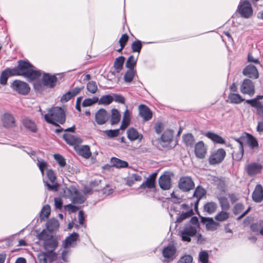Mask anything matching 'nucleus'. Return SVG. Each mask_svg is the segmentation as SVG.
Segmentation results:
<instances>
[{
	"mask_svg": "<svg viewBox=\"0 0 263 263\" xmlns=\"http://www.w3.org/2000/svg\"><path fill=\"white\" fill-rule=\"evenodd\" d=\"M220 207L223 211H228L230 205L228 199L224 196H217Z\"/></svg>",
	"mask_w": 263,
	"mask_h": 263,
	"instance_id": "58836bf2",
	"label": "nucleus"
},
{
	"mask_svg": "<svg viewBox=\"0 0 263 263\" xmlns=\"http://www.w3.org/2000/svg\"><path fill=\"white\" fill-rule=\"evenodd\" d=\"M11 87L13 90L23 96L28 95L30 91L28 84L18 80H14L11 84Z\"/></svg>",
	"mask_w": 263,
	"mask_h": 263,
	"instance_id": "7ed1b4c3",
	"label": "nucleus"
},
{
	"mask_svg": "<svg viewBox=\"0 0 263 263\" xmlns=\"http://www.w3.org/2000/svg\"><path fill=\"white\" fill-rule=\"evenodd\" d=\"M42 81L44 83L46 87L52 89L55 87L58 83V80L55 74L49 73H43Z\"/></svg>",
	"mask_w": 263,
	"mask_h": 263,
	"instance_id": "9d476101",
	"label": "nucleus"
},
{
	"mask_svg": "<svg viewBox=\"0 0 263 263\" xmlns=\"http://www.w3.org/2000/svg\"><path fill=\"white\" fill-rule=\"evenodd\" d=\"M53 235H50L46 230H43V231L37 235V238L40 240H43L44 242L50 239V238H52Z\"/></svg>",
	"mask_w": 263,
	"mask_h": 263,
	"instance_id": "864d4df0",
	"label": "nucleus"
},
{
	"mask_svg": "<svg viewBox=\"0 0 263 263\" xmlns=\"http://www.w3.org/2000/svg\"><path fill=\"white\" fill-rule=\"evenodd\" d=\"M243 148H242V149H239L237 152L234 151L232 153L233 159L236 161H240L243 157Z\"/></svg>",
	"mask_w": 263,
	"mask_h": 263,
	"instance_id": "6e6d98bb",
	"label": "nucleus"
},
{
	"mask_svg": "<svg viewBox=\"0 0 263 263\" xmlns=\"http://www.w3.org/2000/svg\"><path fill=\"white\" fill-rule=\"evenodd\" d=\"M130 121V115L129 111L126 109L123 115L122 124L120 127V129L123 130L125 129L129 125Z\"/></svg>",
	"mask_w": 263,
	"mask_h": 263,
	"instance_id": "e433bc0d",
	"label": "nucleus"
},
{
	"mask_svg": "<svg viewBox=\"0 0 263 263\" xmlns=\"http://www.w3.org/2000/svg\"><path fill=\"white\" fill-rule=\"evenodd\" d=\"M22 124L27 130L32 133L36 132L37 127L35 122L29 118H24L22 120Z\"/></svg>",
	"mask_w": 263,
	"mask_h": 263,
	"instance_id": "393cba45",
	"label": "nucleus"
},
{
	"mask_svg": "<svg viewBox=\"0 0 263 263\" xmlns=\"http://www.w3.org/2000/svg\"><path fill=\"white\" fill-rule=\"evenodd\" d=\"M227 211H221L218 212L215 216V219L218 221H224L229 218V214Z\"/></svg>",
	"mask_w": 263,
	"mask_h": 263,
	"instance_id": "09e8293b",
	"label": "nucleus"
},
{
	"mask_svg": "<svg viewBox=\"0 0 263 263\" xmlns=\"http://www.w3.org/2000/svg\"><path fill=\"white\" fill-rule=\"evenodd\" d=\"M262 99L263 95H257L254 99L246 100L245 101L247 104L250 105L251 107H254V106L262 104L259 100H262Z\"/></svg>",
	"mask_w": 263,
	"mask_h": 263,
	"instance_id": "3c124183",
	"label": "nucleus"
},
{
	"mask_svg": "<svg viewBox=\"0 0 263 263\" xmlns=\"http://www.w3.org/2000/svg\"><path fill=\"white\" fill-rule=\"evenodd\" d=\"M226 155V152L223 148H219L210 156L209 162L211 165L219 164L223 161Z\"/></svg>",
	"mask_w": 263,
	"mask_h": 263,
	"instance_id": "6e6552de",
	"label": "nucleus"
},
{
	"mask_svg": "<svg viewBox=\"0 0 263 263\" xmlns=\"http://www.w3.org/2000/svg\"><path fill=\"white\" fill-rule=\"evenodd\" d=\"M125 58L123 56H120L117 58L114 62L113 68L114 71L112 72L115 74L116 73H119L123 69V64L125 61Z\"/></svg>",
	"mask_w": 263,
	"mask_h": 263,
	"instance_id": "bb28decb",
	"label": "nucleus"
},
{
	"mask_svg": "<svg viewBox=\"0 0 263 263\" xmlns=\"http://www.w3.org/2000/svg\"><path fill=\"white\" fill-rule=\"evenodd\" d=\"M110 116L106 109L100 108L96 112L95 120L98 125H103L108 121Z\"/></svg>",
	"mask_w": 263,
	"mask_h": 263,
	"instance_id": "9b49d317",
	"label": "nucleus"
},
{
	"mask_svg": "<svg viewBox=\"0 0 263 263\" xmlns=\"http://www.w3.org/2000/svg\"><path fill=\"white\" fill-rule=\"evenodd\" d=\"M46 228L50 232H52L59 227L58 220L55 218L49 219L46 222Z\"/></svg>",
	"mask_w": 263,
	"mask_h": 263,
	"instance_id": "473e14b6",
	"label": "nucleus"
},
{
	"mask_svg": "<svg viewBox=\"0 0 263 263\" xmlns=\"http://www.w3.org/2000/svg\"><path fill=\"white\" fill-rule=\"evenodd\" d=\"M160 187L163 190H167L171 186V178L170 172H165L159 178Z\"/></svg>",
	"mask_w": 263,
	"mask_h": 263,
	"instance_id": "f8f14e48",
	"label": "nucleus"
},
{
	"mask_svg": "<svg viewBox=\"0 0 263 263\" xmlns=\"http://www.w3.org/2000/svg\"><path fill=\"white\" fill-rule=\"evenodd\" d=\"M139 114L144 121L150 120L153 117V113L148 106L144 104L139 106Z\"/></svg>",
	"mask_w": 263,
	"mask_h": 263,
	"instance_id": "f3484780",
	"label": "nucleus"
},
{
	"mask_svg": "<svg viewBox=\"0 0 263 263\" xmlns=\"http://www.w3.org/2000/svg\"><path fill=\"white\" fill-rule=\"evenodd\" d=\"M54 158L61 167H64L66 165L65 159L61 155L59 154H54Z\"/></svg>",
	"mask_w": 263,
	"mask_h": 263,
	"instance_id": "e2e57ef3",
	"label": "nucleus"
},
{
	"mask_svg": "<svg viewBox=\"0 0 263 263\" xmlns=\"http://www.w3.org/2000/svg\"><path fill=\"white\" fill-rule=\"evenodd\" d=\"M3 126L6 128H11L15 126V120L13 116L9 113H5L2 118Z\"/></svg>",
	"mask_w": 263,
	"mask_h": 263,
	"instance_id": "412c9836",
	"label": "nucleus"
},
{
	"mask_svg": "<svg viewBox=\"0 0 263 263\" xmlns=\"http://www.w3.org/2000/svg\"><path fill=\"white\" fill-rule=\"evenodd\" d=\"M98 101V98L97 97H93L92 98H87L84 99L82 102V106L83 107L90 106L97 103Z\"/></svg>",
	"mask_w": 263,
	"mask_h": 263,
	"instance_id": "4d7b16f0",
	"label": "nucleus"
},
{
	"mask_svg": "<svg viewBox=\"0 0 263 263\" xmlns=\"http://www.w3.org/2000/svg\"><path fill=\"white\" fill-rule=\"evenodd\" d=\"M155 187V183L153 182V180H152L151 179L147 178L146 180L139 186L138 189L139 190H144L146 188L152 189L154 188Z\"/></svg>",
	"mask_w": 263,
	"mask_h": 263,
	"instance_id": "49530a36",
	"label": "nucleus"
},
{
	"mask_svg": "<svg viewBox=\"0 0 263 263\" xmlns=\"http://www.w3.org/2000/svg\"><path fill=\"white\" fill-rule=\"evenodd\" d=\"M205 136L215 143L221 144L225 143L224 139L215 133L209 132L205 134Z\"/></svg>",
	"mask_w": 263,
	"mask_h": 263,
	"instance_id": "2f4dec72",
	"label": "nucleus"
},
{
	"mask_svg": "<svg viewBox=\"0 0 263 263\" xmlns=\"http://www.w3.org/2000/svg\"><path fill=\"white\" fill-rule=\"evenodd\" d=\"M120 129V128L116 129H109V130H105L103 132L106 135V136L108 138H112L116 137L119 135Z\"/></svg>",
	"mask_w": 263,
	"mask_h": 263,
	"instance_id": "052dcab7",
	"label": "nucleus"
},
{
	"mask_svg": "<svg viewBox=\"0 0 263 263\" xmlns=\"http://www.w3.org/2000/svg\"><path fill=\"white\" fill-rule=\"evenodd\" d=\"M112 96L113 97L114 100L115 102L121 104H125V100L122 95L120 94L113 93Z\"/></svg>",
	"mask_w": 263,
	"mask_h": 263,
	"instance_id": "0e129e2a",
	"label": "nucleus"
},
{
	"mask_svg": "<svg viewBox=\"0 0 263 263\" xmlns=\"http://www.w3.org/2000/svg\"><path fill=\"white\" fill-rule=\"evenodd\" d=\"M197 233L196 228L191 226H186L183 229L180 231V236L182 240L184 241L190 242L191 238L194 236Z\"/></svg>",
	"mask_w": 263,
	"mask_h": 263,
	"instance_id": "1a4fd4ad",
	"label": "nucleus"
},
{
	"mask_svg": "<svg viewBox=\"0 0 263 263\" xmlns=\"http://www.w3.org/2000/svg\"><path fill=\"white\" fill-rule=\"evenodd\" d=\"M110 163L112 166L116 168H126L128 166V163L127 161L116 157H112L110 159Z\"/></svg>",
	"mask_w": 263,
	"mask_h": 263,
	"instance_id": "7c9ffc66",
	"label": "nucleus"
},
{
	"mask_svg": "<svg viewBox=\"0 0 263 263\" xmlns=\"http://www.w3.org/2000/svg\"><path fill=\"white\" fill-rule=\"evenodd\" d=\"M137 59H135L133 55H130L127 59L125 66L128 69H135L134 68L137 64Z\"/></svg>",
	"mask_w": 263,
	"mask_h": 263,
	"instance_id": "603ef678",
	"label": "nucleus"
},
{
	"mask_svg": "<svg viewBox=\"0 0 263 263\" xmlns=\"http://www.w3.org/2000/svg\"><path fill=\"white\" fill-rule=\"evenodd\" d=\"M194 186V181L190 177L183 176L179 179L178 187L183 192H188L193 189Z\"/></svg>",
	"mask_w": 263,
	"mask_h": 263,
	"instance_id": "0eeeda50",
	"label": "nucleus"
},
{
	"mask_svg": "<svg viewBox=\"0 0 263 263\" xmlns=\"http://www.w3.org/2000/svg\"><path fill=\"white\" fill-rule=\"evenodd\" d=\"M193 261V257L190 255H185L182 256L179 260V263H191Z\"/></svg>",
	"mask_w": 263,
	"mask_h": 263,
	"instance_id": "774afa93",
	"label": "nucleus"
},
{
	"mask_svg": "<svg viewBox=\"0 0 263 263\" xmlns=\"http://www.w3.org/2000/svg\"><path fill=\"white\" fill-rule=\"evenodd\" d=\"M46 175L48 180H44V184L49 191H57L59 184L56 181L57 176L54 172L50 169L47 170Z\"/></svg>",
	"mask_w": 263,
	"mask_h": 263,
	"instance_id": "39448f33",
	"label": "nucleus"
},
{
	"mask_svg": "<svg viewBox=\"0 0 263 263\" xmlns=\"http://www.w3.org/2000/svg\"><path fill=\"white\" fill-rule=\"evenodd\" d=\"M262 165L256 162L251 163L245 166V171L250 176L259 174L262 170Z\"/></svg>",
	"mask_w": 263,
	"mask_h": 263,
	"instance_id": "2eb2a0df",
	"label": "nucleus"
},
{
	"mask_svg": "<svg viewBox=\"0 0 263 263\" xmlns=\"http://www.w3.org/2000/svg\"><path fill=\"white\" fill-rule=\"evenodd\" d=\"M142 180V177L138 174H132L131 175L127 177L126 179V185L131 186L135 181H140Z\"/></svg>",
	"mask_w": 263,
	"mask_h": 263,
	"instance_id": "72a5a7b5",
	"label": "nucleus"
},
{
	"mask_svg": "<svg viewBox=\"0 0 263 263\" xmlns=\"http://www.w3.org/2000/svg\"><path fill=\"white\" fill-rule=\"evenodd\" d=\"M43 246L46 252H53L58 246V242L53 236L52 238L44 242Z\"/></svg>",
	"mask_w": 263,
	"mask_h": 263,
	"instance_id": "5701e85b",
	"label": "nucleus"
},
{
	"mask_svg": "<svg viewBox=\"0 0 263 263\" xmlns=\"http://www.w3.org/2000/svg\"><path fill=\"white\" fill-rule=\"evenodd\" d=\"M252 198L256 203H259L263 200V187L261 184H257L256 185L252 193Z\"/></svg>",
	"mask_w": 263,
	"mask_h": 263,
	"instance_id": "a211bd4d",
	"label": "nucleus"
},
{
	"mask_svg": "<svg viewBox=\"0 0 263 263\" xmlns=\"http://www.w3.org/2000/svg\"><path fill=\"white\" fill-rule=\"evenodd\" d=\"M114 101V98L110 95H103L100 99L98 98L99 104L107 105L111 104Z\"/></svg>",
	"mask_w": 263,
	"mask_h": 263,
	"instance_id": "ea45409f",
	"label": "nucleus"
},
{
	"mask_svg": "<svg viewBox=\"0 0 263 263\" xmlns=\"http://www.w3.org/2000/svg\"><path fill=\"white\" fill-rule=\"evenodd\" d=\"M242 74L250 78L256 79L259 77V73L256 67L251 64L246 66L242 70Z\"/></svg>",
	"mask_w": 263,
	"mask_h": 263,
	"instance_id": "dca6fc26",
	"label": "nucleus"
},
{
	"mask_svg": "<svg viewBox=\"0 0 263 263\" xmlns=\"http://www.w3.org/2000/svg\"><path fill=\"white\" fill-rule=\"evenodd\" d=\"M193 214L194 212L192 209H190L185 212H183L177 217L176 219V222L178 223H180L185 219L191 217Z\"/></svg>",
	"mask_w": 263,
	"mask_h": 263,
	"instance_id": "a18cd8bd",
	"label": "nucleus"
},
{
	"mask_svg": "<svg viewBox=\"0 0 263 263\" xmlns=\"http://www.w3.org/2000/svg\"><path fill=\"white\" fill-rule=\"evenodd\" d=\"M127 137L131 141H134L137 139H139L140 141L143 138V135L139 134L137 130L134 127H130L127 130Z\"/></svg>",
	"mask_w": 263,
	"mask_h": 263,
	"instance_id": "b1692460",
	"label": "nucleus"
},
{
	"mask_svg": "<svg viewBox=\"0 0 263 263\" xmlns=\"http://www.w3.org/2000/svg\"><path fill=\"white\" fill-rule=\"evenodd\" d=\"M43 255L46 256V258H48L49 262H52L57 259V254L53 252H43Z\"/></svg>",
	"mask_w": 263,
	"mask_h": 263,
	"instance_id": "680f3d73",
	"label": "nucleus"
},
{
	"mask_svg": "<svg viewBox=\"0 0 263 263\" xmlns=\"http://www.w3.org/2000/svg\"><path fill=\"white\" fill-rule=\"evenodd\" d=\"M45 121L56 126L60 125L55 122L63 124L65 122L66 116L64 110L61 107H54L50 108L48 113L44 116Z\"/></svg>",
	"mask_w": 263,
	"mask_h": 263,
	"instance_id": "f03ea898",
	"label": "nucleus"
},
{
	"mask_svg": "<svg viewBox=\"0 0 263 263\" xmlns=\"http://www.w3.org/2000/svg\"><path fill=\"white\" fill-rule=\"evenodd\" d=\"M247 137V142L251 148H257L258 147V143L257 139L251 134L246 133Z\"/></svg>",
	"mask_w": 263,
	"mask_h": 263,
	"instance_id": "79ce46f5",
	"label": "nucleus"
},
{
	"mask_svg": "<svg viewBox=\"0 0 263 263\" xmlns=\"http://www.w3.org/2000/svg\"><path fill=\"white\" fill-rule=\"evenodd\" d=\"M237 11L241 16L248 18L253 15V9L251 3L247 0L241 1L238 6Z\"/></svg>",
	"mask_w": 263,
	"mask_h": 263,
	"instance_id": "20e7f679",
	"label": "nucleus"
},
{
	"mask_svg": "<svg viewBox=\"0 0 263 263\" xmlns=\"http://www.w3.org/2000/svg\"><path fill=\"white\" fill-rule=\"evenodd\" d=\"M176 252V249L174 245L169 244L167 246L163 248L162 254L164 258L173 259L175 257Z\"/></svg>",
	"mask_w": 263,
	"mask_h": 263,
	"instance_id": "aec40b11",
	"label": "nucleus"
},
{
	"mask_svg": "<svg viewBox=\"0 0 263 263\" xmlns=\"http://www.w3.org/2000/svg\"><path fill=\"white\" fill-rule=\"evenodd\" d=\"M71 195L74 196L71 198L72 202L74 204H82L86 200L85 196L81 194L79 191L75 187H71V189H69Z\"/></svg>",
	"mask_w": 263,
	"mask_h": 263,
	"instance_id": "ddd939ff",
	"label": "nucleus"
},
{
	"mask_svg": "<svg viewBox=\"0 0 263 263\" xmlns=\"http://www.w3.org/2000/svg\"><path fill=\"white\" fill-rule=\"evenodd\" d=\"M240 90L243 94L253 96L255 92L254 84L250 79H245L240 87Z\"/></svg>",
	"mask_w": 263,
	"mask_h": 263,
	"instance_id": "423d86ee",
	"label": "nucleus"
},
{
	"mask_svg": "<svg viewBox=\"0 0 263 263\" xmlns=\"http://www.w3.org/2000/svg\"><path fill=\"white\" fill-rule=\"evenodd\" d=\"M206 192L205 189L200 186H198L195 190L193 197L196 198L194 204V209L196 211L198 209V206L201 199L206 195Z\"/></svg>",
	"mask_w": 263,
	"mask_h": 263,
	"instance_id": "6ab92c4d",
	"label": "nucleus"
},
{
	"mask_svg": "<svg viewBox=\"0 0 263 263\" xmlns=\"http://www.w3.org/2000/svg\"><path fill=\"white\" fill-rule=\"evenodd\" d=\"M77 153L85 159H88L91 156L90 147L87 145H82L77 150Z\"/></svg>",
	"mask_w": 263,
	"mask_h": 263,
	"instance_id": "c85d7f7f",
	"label": "nucleus"
},
{
	"mask_svg": "<svg viewBox=\"0 0 263 263\" xmlns=\"http://www.w3.org/2000/svg\"><path fill=\"white\" fill-rule=\"evenodd\" d=\"M172 135L170 133L164 132L161 137L163 142L170 143L172 141Z\"/></svg>",
	"mask_w": 263,
	"mask_h": 263,
	"instance_id": "338daca9",
	"label": "nucleus"
},
{
	"mask_svg": "<svg viewBox=\"0 0 263 263\" xmlns=\"http://www.w3.org/2000/svg\"><path fill=\"white\" fill-rule=\"evenodd\" d=\"M51 212L50 206L48 204L44 205L40 212V219L41 221L44 220L50 215Z\"/></svg>",
	"mask_w": 263,
	"mask_h": 263,
	"instance_id": "8fccbe9b",
	"label": "nucleus"
},
{
	"mask_svg": "<svg viewBox=\"0 0 263 263\" xmlns=\"http://www.w3.org/2000/svg\"><path fill=\"white\" fill-rule=\"evenodd\" d=\"M137 71L135 69H128L124 76V80L126 83H130L132 81Z\"/></svg>",
	"mask_w": 263,
	"mask_h": 263,
	"instance_id": "c03bdc74",
	"label": "nucleus"
},
{
	"mask_svg": "<svg viewBox=\"0 0 263 263\" xmlns=\"http://www.w3.org/2000/svg\"><path fill=\"white\" fill-rule=\"evenodd\" d=\"M209 255L206 251H201L199 254V259L201 263H209Z\"/></svg>",
	"mask_w": 263,
	"mask_h": 263,
	"instance_id": "bf43d9fd",
	"label": "nucleus"
},
{
	"mask_svg": "<svg viewBox=\"0 0 263 263\" xmlns=\"http://www.w3.org/2000/svg\"><path fill=\"white\" fill-rule=\"evenodd\" d=\"M228 99L230 100L231 103L238 104L245 101V99L242 98L241 96L235 93H230L228 96Z\"/></svg>",
	"mask_w": 263,
	"mask_h": 263,
	"instance_id": "f704fd0d",
	"label": "nucleus"
},
{
	"mask_svg": "<svg viewBox=\"0 0 263 263\" xmlns=\"http://www.w3.org/2000/svg\"><path fill=\"white\" fill-rule=\"evenodd\" d=\"M194 151L197 158L202 159L205 157L206 149L203 141H199L196 144Z\"/></svg>",
	"mask_w": 263,
	"mask_h": 263,
	"instance_id": "4be33fe9",
	"label": "nucleus"
},
{
	"mask_svg": "<svg viewBox=\"0 0 263 263\" xmlns=\"http://www.w3.org/2000/svg\"><path fill=\"white\" fill-rule=\"evenodd\" d=\"M45 87L46 86L42 81L36 80L33 83V88L36 93L43 92L45 90Z\"/></svg>",
	"mask_w": 263,
	"mask_h": 263,
	"instance_id": "37998d69",
	"label": "nucleus"
},
{
	"mask_svg": "<svg viewBox=\"0 0 263 263\" xmlns=\"http://www.w3.org/2000/svg\"><path fill=\"white\" fill-rule=\"evenodd\" d=\"M12 69L14 76H22L29 82L38 79L42 74L41 71L35 69L34 66L27 60H20L17 66Z\"/></svg>",
	"mask_w": 263,
	"mask_h": 263,
	"instance_id": "f257e3e1",
	"label": "nucleus"
},
{
	"mask_svg": "<svg viewBox=\"0 0 263 263\" xmlns=\"http://www.w3.org/2000/svg\"><path fill=\"white\" fill-rule=\"evenodd\" d=\"M244 206L241 203H236L233 208V212L235 215L239 214L243 209Z\"/></svg>",
	"mask_w": 263,
	"mask_h": 263,
	"instance_id": "69168bd1",
	"label": "nucleus"
},
{
	"mask_svg": "<svg viewBox=\"0 0 263 263\" xmlns=\"http://www.w3.org/2000/svg\"><path fill=\"white\" fill-rule=\"evenodd\" d=\"M87 90L91 93H95L96 92L98 87L97 83L95 81H89L86 86Z\"/></svg>",
	"mask_w": 263,
	"mask_h": 263,
	"instance_id": "13d9d810",
	"label": "nucleus"
},
{
	"mask_svg": "<svg viewBox=\"0 0 263 263\" xmlns=\"http://www.w3.org/2000/svg\"><path fill=\"white\" fill-rule=\"evenodd\" d=\"M110 124L111 125L117 124L121 119V115L118 109L113 108L111 110Z\"/></svg>",
	"mask_w": 263,
	"mask_h": 263,
	"instance_id": "c9c22d12",
	"label": "nucleus"
},
{
	"mask_svg": "<svg viewBox=\"0 0 263 263\" xmlns=\"http://www.w3.org/2000/svg\"><path fill=\"white\" fill-rule=\"evenodd\" d=\"M202 222L205 223L206 229L211 231L216 230L219 226V223L214 221L212 218L207 217L204 218V219L202 218Z\"/></svg>",
	"mask_w": 263,
	"mask_h": 263,
	"instance_id": "cd10ccee",
	"label": "nucleus"
},
{
	"mask_svg": "<svg viewBox=\"0 0 263 263\" xmlns=\"http://www.w3.org/2000/svg\"><path fill=\"white\" fill-rule=\"evenodd\" d=\"M84 87L83 86L80 87H76L72 89H70L68 91L64 94L61 97L60 101L62 103L68 102L71 99L79 94L80 92L84 89Z\"/></svg>",
	"mask_w": 263,
	"mask_h": 263,
	"instance_id": "4468645a",
	"label": "nucleus"
},
{
	"mask_svg": "<svg viewBox=\"0 0 263 263\" xmlns=\"http://www.w3.org/2000/svg\"><path fill=\"white\" fill-rule=\"evenodd\" d=\"M79 234L77 233L73 232L68 236L65 240V247H68L72 243L76 241L78 238Z\"/></svg>",
	"mask_w": 263,
	"mask_h": 263,
	"instance_id": "a19ab883",
	"label": "nucleus"
},
{
	"mask_svg": "<svg viewBox=\"0 0 263 263\" xmlns=\"http://www.w3.org/2000/svg\"><path fill=\"white\" fill-rule=\"evenodd\" d=\"M63 138L68 144L71 146H75L78 144L80 139L79 138L69 134H64L63 135Z\"/></svg>",
	"mask_w": 263,
	"mask_h": 263,
	"instance_id": "c756f323",
	"label": "nucleus"
},
{
	"mask_svg": "<svg viewBox=\"0 0 263 263\" xmlns=\"http://www.w3.org/2000/svg\"><path fill=\"white\" fill-rule=\"evenodd\" d=\"M183 141L186 146H193L194 143V138L191 133L185 134L183 136Z\"/></svg>",
	"mask_w": 263,
	"mask_h": 263,
	"instance_id": "de8ad7c7",
	"label": "nucleus"
},
{
	"mask_svg": "<svg viewBox=\"0 0 263 263\" xmlns=\"http://www.w3.org/2000/svg\"><path fill=\"white\" fill-rule=\"evenodd\" d=\"M217 208V204L216 203L211 201L207 202L203 206L204 211L207 212L209 214L214 213Z\"/></svg>",
	"mask_w": 263,
	"mask_h": 263,
	"instance_id": "4c0bfd02",
	"label": "nucleus"
},
{
	"mask_svg": "<svg viewBox=\"0 0 263 263\" xmlns=\"http://www.w3.org/2000/svg\"><path fill=\"white\" fill-rule=\"evenodd\" d=\"M13 70L12 68H7L3 70L0 76V83L3 85H5L7 83V80L9 77L13 76Z\"/></svg>",
	"mask_w": 263,
	"mask_h": 263,
	"instance_id": "a878e982",
	"label": "nucleus"
},
{
	"mask_svg": "<svg viewBox=\"0 0 263 263\" xmlns=\"http://www.w3.org/2000/svg\"><path fill=\"white\" fill-rule=\"evenodd\" d=\"M142 47V45L141 42L139 40H137L133 42L131 45V48L132 51L134 52H137L138 53H140L141 49Z\"/></svg>",
	"mask_w": 263,
	"mask_h": 263,
	"instance_id": "5fc2aeb1",
	"label": "nucleus"
}]
</instances>
